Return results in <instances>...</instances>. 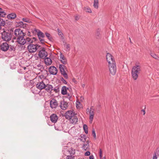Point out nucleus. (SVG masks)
Segmentation results:
<instances>
[{
	"label": "nucleus",
	"instance_id": "obj_1",
	"mask_svg": "<svg viewBox=\"0 0 159 159\" xmlns=\"http://www.w3.org/2000/svg\"><path fill=\"white\" fill-rule=\"evenodd\" d=\"M14 34L17 37V42L21 45H24L26 43L25 39L24 38L25 34L19 29H16L14 31Z\"/></svg>",
	"mask_w": 159,
	"mask_h": 159
},
{
	"label": "nucleus",
	"instance_id": "obj_2",
	"mask_svg": "<svg viewBox=\"0 0 159 159\" xmlns=\"http://www.w3.org/2000/svg\"><path fill=\"white\" fill-rule=\"evenodd\" d=\"M140 70L141 66L139 63H136L135 66L133 67L131 72L132 77L134 80H136L137 79Z\"/></svg>",
	"mask_w": 159,
	"mask_h": 159
},
{
	"label": "nucleus",
	"instance_id": "obj_3",
	"mask_svg": "<svg viewBox=\"0 0 159 159\" xmlns=\"http://www.w3.org/2000/svg\"><path fill=\"white\" fill-rule=\"evenodd\" d=\"M108 68L110 73L112 75H115L117 70L116 63L108 64Z\"/></svg>",
	"mask_w": 159,
	"mask_h": 159
},
{
	"label": "nucleus",
	"instance_id": "obj_4",
	"mask_svg": "<svg viewBox=\"0 0 159 159\" xmlns=\"http://www.w3.org/2000/svg\"><path fill=\"white\" fill-rule=\"evenodd\" d=\"M12 37V35L10 33L4 31L2 33V38L5 41L10 40Z\"/></svg>",
	"mask_w": 159,
	"mask_h": 159
},
{
	"label": "nucleus",
	"instance_id": "obj_5",
	"mask_svg": "<svg viewBox=\"0 0 159 159\" xmlns=\"http://www.w3.org/2000/svg\"><path fill=\"white\" fill-rule=\"evenodd\" d=\"M76 114L75 113L74 111L72 110L68 111L65 113V116L66 118L67 119H71Z\"/></svg>",
	"mask_w": 159,
	"mask_h": 159
},
{
	"label": "nucleus",
	"instance_id": "obj_6",
	"mask_svg": "<svg viewBox=\"0 0 159 159\" xmlns=\"http://www.w3.org/2000/svg\"><path fill=\"white\" fill-rule=\"evenodd\" d=\"M48 55L47 52L44 48H42L39 52L38 55L40 58L44 59Z\"/></svg>",
	"mask_w": 159,
	"mask_h": 159
},
{
	"label": "nucleus",
	"instance_id": "obj_7",
	"mask_svg": "<svg viewBox=\"0 0 159 159\" xmlns=\"http://www.w3.org/2000/svg\"><path fill=\"white\" fill-rule=\"evenodd\" d=\"M38 47L37 45L30 44L28 46L27 48L30 52L34 53L37 50Z\"/></svg>",
	"mask_w": 159,
	"mask_h": 159
},
{
	"label": "nucleus",
	"instance_id": "obj_8",
	"mask_svg": "<svg viewBox=\"0 0 159 159\" xmlns=\"http://www.w3.org/2000/svg\"><path fill=\"white\" fill-rule=\"evenodd\" d=\"M106 59L108 64L116 63L114 57L110 53H107L106 55Z\"/></svg>",
	"mask_w": 159,
	"mask_h": 159
},
{
	"label": "nucleus",
	"instance_id": "obj_9",
	"mask_svg": "<svg viewBox=\"0 0 159 159\" xmlns=\"http://www.w3.org/2000/svg\"><path fill=\"white\" fill-rule=\"evenodd\" d=\"M66 68V66L64 65L60 64L59 65V68L60 69L61 74L66 78H68V76L65 70V69Z\"/></svg>",
	"mask_w": 159,
	"mask_h": 159
},
{
	"label": "nucleus",
	"instance_id": "obj_10",
	"mask_svg": "<svg viewBox=\"0 0 159 159\" xmlns=\"http://www.w3.org/2000/svg\"><path fill=\"white\" fill-rule=\"evenodd\" d=\"M59 106L61 109L63 110H65L68 107V103L64 101V100L62 99L60 101Z\"/></svg>",
	"mask_w": 159,
	"mask_h": 159
},
{
	"label": "nucleus",
	"instance_id": "obj_11",
	"mask_svg": "<svg viewBox=\"0 0 159 159\" xmlns=\"http://www.w3.org/2000/svg\"><path fill=\"white\" fill-rule=\"evenodd\" d=\"M95 113V110L93 107L90 108V111L89 112V122L91 124L92 122Z\"/></svg>",
	"mask_w": 159,
	"mask_h": 159
},
{
	"label": "nucleus",
	"instance_id": "obj_12",
	"mask_svg": "<svg viewBox=\"0 0 159 159\" xmlns=\"http://www.w3.org/2000/svg\"><path fill=\"white\" fill-rule=\"evenodd\" d=\"M35 30L37 32V35L41 43H43L44 40L43 38L44 37V35L43 33L39 30Z\"/></svg>",
	"mask_w": 159,
	"mask_h": 159
},
{
	"label": "nucleus",
	"instance_id": "obj_13",
	"mask_svg": "<svg viewBox=\"0 0 159 159\" xmlns=\"http://www.w3.org/2000/svg\"><path fill=\"white\" fill-rule=\"evenodd\" d=\"M45 84L43 81L39 82L36 84V87L38 89L42 90L45 89Z\"/></svg>",
	"mask_w": 159,
	"mask_h": 159
},
{
	"label": "nucleus",
	"instance_id": "obj_14",
	"mask_svg": "<svg viewBox=\"0 0 159 159\" xmlns=\"http://www.w3.org/2000/svg\"><path fill=\"white\" fill-rule=\"evenodd\" d=\"M50 73L53 75H56L57 73V68L54 66H51L49 69Z\"/></svg>",
	"mask_w": 159,
	"mask_h": 159
},
{
	"label": "nucleus",
	"instance_id": "obj_15",
	"mask_svg": "<svg viewBox=\"0 0 159 159\" xmlns=\"http://www.w3.org/2000/svg\"><path fill=\"white\" fill-rule=\"evenodd\" d=\"M58 106L57 101L54 99H52L50 102V106L52 108H55Z\"/></svg>",
	"mask_w": 159,
	"mask_h": 159
},
{
	"label": "nucleus",
	"instance_id": "obj_16",
	"mask_svg": "<svg viewBox=\"0 0 159 159\" xmlns=\"http://www.w3.org/2000/svg\"><path fill=\"white\" fill-rule=\"evenodd\" d=\"M59 57V60L63 64H66L67 63V61L64 55L61 53Z\"/></svg>",
	"mask_w": 159,
	"mask_h": 159
},
{
	"label": "nucleus",
	"instance_id": "obj_17",
	"mask_svg": "<svg viewBox=\"0 0 159 159\" xmlns=\"http://www.w3.org/2000/svg\"><path fill=\"white\" fill-rule=\"evenodd\" d=\"M1 49L3 51H6L8 49L9 46L6 43H4L1 45Z\"/></svg>",
	"mask_w": 159,
	"mask_h": 159
},
{
	"label": "nucleus",
	"instance_id": "obj_18",
	"mask_svg": "<svg viewBox=\"0 0 159 159\" xmlns=\"http://www.w3.org/2000/svg\"><path fill=\"white\" fill-rule=\"evenodd\" d=\"M82 148L85 151L89 150L90 147L88 141H86V142L83 144Z\"/></svg>",
	"mask_w": 159,
	"mask_h": 159
},
{
	"label": "nucleus",
	"instance_id": "obj_19",
	"mask_svg": "<svg viewBox=\"0 0 159 159\" xmlns=\"http://www.w3.org/2000/svg\"><path fill=\"white\" fill-rule=\"evenodd\" d=\"M68 120H70V121L71 123L73 124H76L78 121V118L75 115L74 116L73 118H71V119H69Z\"/></svg>",
	"mask_w": 159,
	"mask_h": 159
},
{
	"label": "nucleus",
	"instance_id": "obj_20",
	"mask_svg": "<svg viewBox=\"0 0 159 159\" xmlns=\"http://www.w3.org/2000/svg\"><path fill=\"white\" fill-rule=\"evenodd\" d=\"M58 119L57 116L54 114H53L50 116V120L53 123H56Z\"/></svg>",
	"mask_w": 159,
	"mask_h": 159
},
{
	"label": "nucleus",
	"instance_id": "obj_21",
	"mask_svg": "<svg viewBox=\"0 0 159 159\" xmlns=\"http://www.w3.org/2000/svg\"><path fill=\"white\" fill-rule=\"evenodd\" d=\"M44 62L45 64L47 66L50 65L52 63V60L49 57H45L44 58Z\"/></svg>",
	"mask_w": 159,
	"mask_h": 159
},
{
	"label": "nucleus",
	"instance_id": "obj_22",
	"mask_svg": "<svg viewBox=\"0 0 159 159\" xmlns=\"http://www.w3.org/2000/svg\"><path fill=\"white\" fill-rule=\"evenodd\" d=\"M53 87L52 85L47 84H45V89L48 92H51L52 90Z\"/></svg>",
	"mask_w": 159,
	"mask_h": 159
},
{
	"label": "nucleus",
	"instance_id": "obj_23",
	"mask_svg": "<svg viewBox=\"0 0 159 159\" xmlns=\"http://www.w3.org/2000/svg\"><path fill=\"white\" fill-rule=\"evenodd\" d=\"M25 40L26 41V43L29 44L32 43L33 42L34 40L35 41L36 39L34 37L32 39L27 37L25 39Z\"/></svg>",
	"mask_w": 159,
	"mask_h": 159
},
{
	"label": "nucleus",
	"instance_id": "obj_24",
	"mask_svg": "<svg viewBox=\"0 0 159 159\" xmlns=\"http://www.w3.org/2000/svg\"><path fill=\"white\" fill-rule=\"evenodd\" d=\"M7 17L8 19H14L16 17V15L15 13H12L8 15Z\"/></svg>",
	"mask_w": 159,
	"mask_h": 159
},
{
	"label": "nucleus",
	"instance_id": "obj_25",
	"mask_svg": "<svg viewBox=\"0 0 159 159\" xmlns=\"http://www.w3.org/2000/svg\"><path fill=\"white\" fill-rule=\"evenodd\" d=\"M68 88L65 86H63L61 90V93L63 95L67 94V91Z\"/></svg>",
	"mask_w": 159,
	"mask_h": 159
},
{
	"label": "nucleus",
	"instance_id": "obj_26",
	"mask_svg": "<svg viewBox=\"0 0 159 159\" xmlns=\"http://www.w3.org/2000/svg\"><path fill=\"white\" fill-rule=\"evenodd\" d=\"M6 15V12L2 8H0V17H4Z\"/></svg>",
	"mask_w": 159,
	"mask_h": 159
},
{
	"label": "nucleus",
	"instance_id": "obj_27",
	"mask_svg": "<svg viewBox=\"0 0 159 159\" xmlns=\"http://www.w3.org/2000/svg\"><path fill=\"white\" fill-rule=\"evenodd\" d=\"M93 7L94 8L98 9V0H94Z\"/></svg>",
	"mask_w": 159,
	"mask_h": 159
},
{
	"label": "nucleus",
	"instance_id": "obj_28",
	"mask_svg": "<svg viewBox=\"0 0 159 159\" xmlns=\"http://www.w3.org/2000/svg\"><path fill=\"white\" fill-rule=\"evenodd\" d=\"M96 38L98 39H99L101 37L100 30L98 29L96 32L95 34Z\"/></svg>",
	"mask_w": 159,
	"mask_h": 159
},
{
	"label": "nucleus",
	"instance_id": "obj_29",
	"mask_svg": "<svg viewBox=\"0 0 159 159\" xmlns=\"http://www.w3.org/2000/svg\"><path fill=\"white\" fill-rule=\"evenodd\" d=\"M86 137L85 135H83L81 136L80 138V141H82L83 142H84L86 141Z\"/></svg>",
	"mask_w": 159,
	"mask_h": 159
},
{
	"label": "nucleus",
	"instance_id": "obj_30",
	"mask_svg": "<svg viewBox=\"0 0 159 159\" xmlns=\"http://www.w3.org/2000/svg\"><path fill=\"white\" fill-rule=\"evenodd\" d=\"M151 55L152 57L155 59H157L158 60H159V57H158L157 55L156 54H155V53H151Z\"/></svg>",
	"mask_w": 159,
	"mask_h": 159
},
{
	"label": "nucleus",
	"instance_id": "obj_31",
	"mask_svg": "<svg viewBox=\"0 0 159 159\" xmlns=\"http://www.w3.org/2000/svg\"><path fill=\"white\" fill-rule=\"evenodd\" d=\"M83 129L85 131V133L87 134L88 133V126L86 125H83Z\"/></svg>",
	"mask_w": 159,
	"mask_h": 159
},
{
	"label": "nucleus",
	"instance_id": "obj_32",
	"mask_svg": "<svg viewBox=\"0 0 159 159\" xmlns=\"http://www.w3.org/2000/svg\"><path fill=\"white\" fill-rule=\"evenodd\" d=\"M17 25L20 27H24V23L22 21H20L17 23Z\"/></svg>",
	"mask_w": 159,
	"mask_h": 159
},
{
	"label": "nucleus",
	"instance_id": "obj_33",
	"mask_svg": "<svg viewBox=\"0 0 159 159\" xmlns=\"http://www.w3.org/2000/svg\"><path fill=\"white\" fill-rule=\"evenodd\" d=\"M45 35H46V37L50 40H51L52 39V38L51 36V35L49 34L48 33H46Z\"/></svg>",
	"mask_w": 159,
	"mask_h": 159
},
{
	"label": "nucleus",
	"instance_id": "obj_34",
	"mask_svg": "<svg viewBox=\"0 0 159 159\" xmlns=\"http://www.w3.org/2000/svg\"><path fill=\"white\" fill-rule=\"evenodd\" d=\"M75 152H72L70 153V154L72 155L71 156H68L66 157L67 159H74L73 157L72 156V155L74 154Z\"/></svg>",
	"mask_w": 159,
	"mask_h": 159
},
{
	"label": "nucleus",
	"instance_id": "obj_35",
	"mask_svg": "<svg viewBox=\"0 0 159 159\" xmlns=\"http://www.w3.org/2000/svg\"><path fill=\"white\" fill-rule=\"evenodd\" d=\"M5 24V22L3 19L0 18V26H4Z\"/></svg>",
	"mask_w": 159,
	"mask_h": 159
},
{
	"label": "nucleus",
	"instance_id": "obj_36",
	"mask_svg": "<svg viewBox=\"0 0 159 159\" xmlns=\"http://www.w3.org/2000/svg\"><path fill=\"white\" fill-rule=\"evenodd\" d=\"M84 10V11L86 12H89V13L92 12V11H91V9H90V8H89V7H85Z\"/></svg>",
	"mask_w": 159,
	"mask_h": 159
},
{
	"label": "nucleus",
	"instance_id": "obj_37",
	"mask_svg": "<svg viewBox=\"0 0 159 159\" xmlns=\"http://www.w3.org/2000/svg\"><path fill=\"white\" fill-rule=\"evenodd\" d=\"M57 31H58L59 35V36H61V37H62L63 34L62 32L61 31V30H59V29H57Z\"/></svg>",
	"mask_w": 159,
	"mask_h": 159
},
{
	"label": "nucleus",
	"instance_id": "obj_38",
	"mask_svg": "<svg viewBox=\"0 0 159 159\" xmlns=\"http://www.w3.org/2000/svg\"><path fill=\"white\" fill-rule=\"evenodd\" d=\"M53 90L56 93H58V91H59V89L58 87H57L55 88Z\"/></svg>",
	"mask_w": 159,
	"mask_h": 159
},
{
	"label": "nucleus",
	"instance_id": "obj_39",
	"mask_svg": "<svg viewBox=\"0 0 159 159\" xmlns=\"http://www.w3.org/2000/svg\"><path fill=\"white\" fill-rule=\"evenodd\" d=\"M92 134L93 136V137L94 138H96V134L95 133V130L94 129H93L92 130Z\"/></svg>",
	"mask_w": 159,
	"mask_h": 159
},
{
	"label": "nucleus",
	"instance_id": "obj_40",
	"mask_svg": "<svg viewBox=\"0 0 159 159\" xmlns=\"http://www.w3.org/2000/svg\"><path fill=\"white\" fill-rule=\"evenodd\" d=\"M22 20L23 21L25 22H29V20L27 18H23L22 19Z\"/></svg>",
	"mask_w": 159,
	"mask_h": 159
},
{
	"label": "nucleus",
	"instance_id": "obj_41",
	"mask_svg": "<svg viewBox=\"0 0 159 159\" xmlns=\"http://www.w3.org/2000/svg\"><path fill=\"white\" fill-rule=\"evenodd\" d=\"M80 102H77L76 103V106L77 108L80 107Z\"/></svg>",
	"mask_w": 159,
	"mask_h": 159
},
{
	"label": "nucleus",
	"instance_id": "obj_42",
	"mask_svg": "<svg viewBox=\"0 0 159 159\" xmlns=\"http://www.w3.org/2000/svg\"><path fill=\"white\" fill-rule=\"evenodd\" d=\"M90 152L89 151H88L84 153V155L85 156H88L90 155Z\"/></svg>",
	"mask_w": 159,
	"mask_h": 159
},
{
	"label": "nucleus",
	"instance_id": "obj_43",
	"mask_svg": "<svg viewBox=\"0 0 159 159\" xmlns=\"http://www.w3.org/2000/svg\"><path fill=\"white\" fill-rule=\"evenodd\" d=\"M99 156L100 158H102V151L101 149H100L99 150Z\"/></svg>",
	"mask_w": 159,
	"mask_h": 159
},
{
	"label": "nucleus",
	"instance_id": "obj_44",
	"mask_svg": "<svg viewBox=\"0 0 159 159\" xmlns=\"http://www.w3.org/2000/svg\"><path fill=\"white\" fill-rule=\"evenodd\" d=\"M152 159H157V157L155 153L153 155Z\"/></svg>",
	"mask_w": 159,
	"mask_h": 159
},
{
	"label": "nucleus",
	"instance_id": "obj_45",
	"mask_svg": "<svg viewBox=\"0 0 159 159\" xmlns=\"http://www.w3.org/2000/svg\"><path fill=\"white\" fill-rule=\"evenodd\" d=\"M66 97L69 100H70L71 98V96L70 94L68 93L67 94Z\"/></svg>",
	"mask_w": 159,
	"mask_h": 159
},
{
	"label": "nucleus",
	"instance_id": "obj_46",
	"mask_svg": "<svg viewBox=\"0 0 159 159\" xmlns=\"http://www.w3.org/2000/svg\"><path fill=\"white\" fill-rule=\"evenodd\" d=\"M61 80L64 84H67V82L63 78H62Z\"/></svg>",
	"mask_w": 159,
	"mask_h": 159
},
{
	"label": "nucleus",
	"instance_id": "obj_47",
	"mask_svg": "<svg viewBox=\"0 0 159 159\" xmlns=\"http://www.w3.org/2000/svg\"><path fill=\"white\" fill-rule=\"evenodd\" d=\"M66 48L67 49L69 50L70 48V45L69 44H68L66 45Z\"/></svg>",
	"mask_w": 159,
	"mask_h": 159
},
{
	"label": "nucleus",
	"instance_id": "obj_48",
	"mask_svg": "<svg viewBox=\"0 0 159 159\" xmlns=\"http://www.w3.org/2000/svg\"><path fill=\"white\" fill-rule=\"evenodd\" d=\"M33 89H32V92L34 94L37 93L36 91H35L34 90H33Z\"/></svg>",
	"mask_w": 159,
	"mask_h": 159
},
{
	"label": "nucleus",
	"instance_id": "obj_49",
	"mask_svg": "<svg viewBox=\"0 0 159 159\" xmlns=\"http://www.w3.org/2000/svg\"><path fill=\"white\" fill-rule=\"evenodd\" d=\"M86 111L87 112H89L90 111V109H89V108H87Z\"/></svg>",
	"mask_w": 159,
	"mask_h": 159
},
{
	"label": "nucleus",
	"instance_id": "obj_50",
	"mask_svg": "<svg viewBox=\"0 0 159 159\" xmlns=\"http://www.w3.org/2000/svg\"><path fill=\"white\" fill-rule=\"evenodd\" d=\"M89 159H93V156H90L89 157Z\"/></svg>",
	"mask_w": 159,
	"mask_h": 159
},
{
	"label": "nucleus",
	"instance_id": "obj_51",
	"mask_svg": "<svg viewBox=\"0 0 159 159\" xmlns=\"http://www.w3.org/2000/svg\"><path fill=\"white\" fill-rule=\"evenodd\" d=\"M143 113H144V114H145V111H144V110H143Z\"/></svg>",
	"mask_w": 159,
	"mask_h": 159
},
{
	"label": "nucleus",
	"instance_id": "obj_52",
	"mask_svg": "<svg viewBox=\"0 0 159 159\" xmlns=\"http://www.w3.org/2000/svg\"><path fill=\"white\" fill-rule=\"evenodd\" d=\"M143 113H144V114H145V111H144V110H143Z\"/></svg>",
	"mask_w": 159,
	"mask_h": 159
},
{
	"label": "nucleus",
	"instance_id": "obj_53",
	"mask_svg": "<svg viewBox=\"0 0 159 159\" xmlns=\"http://www.w3.org/2000/svg\"><path fill=\"white\" fill-rule=\"evenodd\" d=\"M23 68H24V70H25L26 69V67H24Z\"/></svg>",
	"mask_w": 159,
	"mask_h": 159
},
{
	"label": "nucleus",
	"instance_id": "obj_54",
	"mask_svg": "<svg viewBox=\"0 0 159 159\" xmlns=\"http://www.w3.org/2000/svg\"><path fill=\"white\" fill-rule=\"evenodd\" d=\"M75 79H73V81H74V82H75Z\"/></svg>",
	"mask_w": 159,
	"mask_h": 159
},
{
	"label": "nucleus",
	"instance_id": "obj_55",
	"mask_svg": "<svg viewBox=\"0 0 159 159\" xmlns=\"http://www.w3.org/2000/svg\"><path fill=\"white\" fill-rule=\"evenodd\" d=\"M129 40H130V42H131V39H130V38H129Z\"/></svg>",
	"mask_w": 159,
	"mask_h": 159
},
{
	"label": "nucleus",
	"instance_id": "obj_56",
	"mask_svg": "<svg viewBox=\"0 0 159 159\" xmlns=\"http://www.w3.org/2000/svg\"><path fill=\"white\" fill-rule=\"evenodd\" d=\"M84 84H83V85H82V86H83V87H84Z\"/></svg>",
	"mask_w": 159,
	"mask_h": 159
},
{
	"label": "nucleus",
	"instance_id": "obj_57",
	"mask_svg": "<svg viewBox=\"0 0 159 159\" xmlns=\"http://www.w3.org/2000/svg\"><path fill=\"white\" fill-rule=\"evenodd\" d=\"M1 26H0V30L1 29Z\"/></svg>",
	"mask_w": 159,
	"mask_h": 159
},
{
	"label": "nucleus",
	"instance_id": "obj_58",
	"mask_svg": "<svg viewBox=\"0 0 159 159\" xmlns=\"http://www.w3.org/2000/svg\"><path fill=\"white\" fill-rule=\"evenodd\" d=\"M105 159V158H103V159Z\"/></svg>",
	"mask_w": 159,
	"mask_h": 159
}]
</instances>
